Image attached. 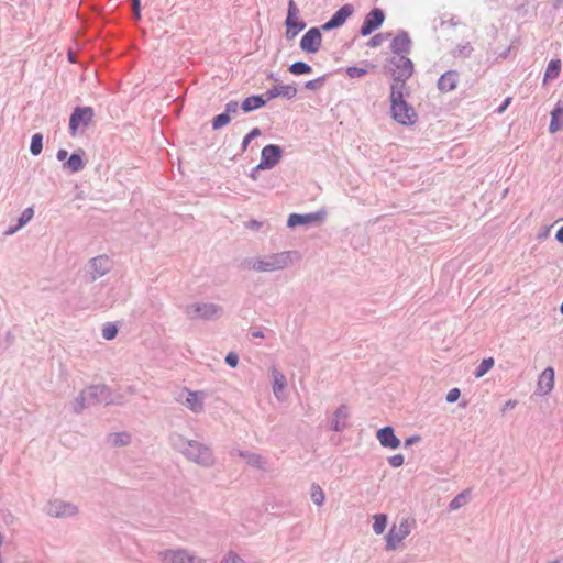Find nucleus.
Wrapping results in <instances>:
<instances>
[{"instance_id":"obj_23","label":"nucleus","mask_w":563,"mask_h":563,"mask_svg":"<svg viewBox=\"0 0 563 563\" xmlns=\"http://www.w3.org/2000/svg\"><path fill=\"white\" fill-rule=\"evenodd\" d=\"M110 260L107 256L95 257L90 262V274L93 279L101 277L110 269Z\"/></svg>"},{"instance_id":"obj_15","label":"nucleus","mask_w":563,"mask_h":563,"mask_svg":"<svg viewBox=\"0 0 563 563\" xmlns=\"http://www.w3.org/2000/svg\"><path fill=\"white\" fill-rule=\"evenodd\" d=\"M354 8L352 4H344L341 7L331 19L325 22L321 27L323 31H331L342 26L346 20L353 14Z\"/></svg>"},{"instance_id":"obj_52","label":"nucleus","mask_w":563,"mask_h":563,"mask_svg":"<svg viewBox=\"0 0 563 563\" xmlns=\"http://www.w3.org/2000/svg\"><path fill=\"white\" fill-rule=\"evenodd\" d=\"M225 363L231 367H235L239 363V354H227Z\"/></svg>"},{"instance_id":"obj_6","label":"nucleus","mask_w":563,"mask_h":563,"mask_svg":"<svg viewBox=\"0 0 563 563\" xmlns=\"http://www.w3.org/2000/svg\"><path fill=\"white\" fill-rule=\"evenodd\" d=\"M162 563H208L201 556L196 555L186 548L165 549L157 553Z\"/></svg>"},{"instance_id":"obj_13","label":"nucleus","mask_w":563,"mask_h":563,"mask_svg":"<svg viewBox=\"0 0 563 563\" xmlns=\"http://www.w3.org/2000/svg\"><path fill=\"white\" fill-rule=\"evenodd\" d=\"M92 117L93 110L89 107L75 109L69 120L71 134L75 135L78 129L87 126L92 121Z\"/></svg>"},{"instance_id":"obj_38","label":"nucleus","mask_w":563,"mask_h":563,"mask_svg":"<svg viewBox=\"0 0 563 563\" xmlns=\"http://www.w3.org/2000/svg\"><path fill=\"white\" fill-rule=\"evenodd\" d=\"M297 88L292 85H279V97L292 99L297 95Z\"/></svg>"},{"instance_id":"obj_1","label":"nucleus","mask_w":563,"mask_h":563,"mask_svg":"<svg viewBox=\"0 0 563 563\" xmlns=\"http://www.w3.org/2000/svg\"><path fill=\"white\" fill-rule=\"evenodd\" d=\"M168 441L174 451L197 465L211 467L216 464L212 449L202 442L189 440L178 432L170 433Z\"/></svg>"},{"instance_id":"obj_61","label":"nucleus","mask_w":563,"mask_h":563,"mask_svg":"<svg viewBox=\"0 0 563 563\" xmlns=\"http://www.w3.org/2000/svg\"><path fill=\"white\" fill-rule=\"evenodd\" d=\"M251 336L254 339H256V338L263 339V338H265V334L262 330H254L251 332Z\"/></svg>"},{"instance_id":"obj_35","label":"nucleus","mask_w":563,"mask_h":563,"mask_svg":"<svg viewBox=\"0 0 563 563\" xmlns=\"http://www.w3.org/2000/svg\"><path fill=\"white\" fill-rule=\"evenodd\" d=\"M494 363L495 362L493 357L484 358L474 372L475 377L479 378L484 376L493 367Z\"/></svg>"},{"instance_id":"obj_53","label":"nucleus","mask_w":563,"mask_h":563,"mask_svg":"<svg viewBox=\"0 0 563 563\" xmlns=\"http://www.w3.org/2000/svg\"><path fill=\"white\" fill-rule=\"evenodd\" d=\"M382 42H383V37H382V35H380V34H377V35L373 36V37L369 40L368 45H369L371 47H376V46H379V45L382 44Z\"/></svg>"},{"instance_id":"obj_29","label":"nucleus","mask_w":563,"mask_h":563,"mask_svg":"<svg viewBox=\"0 0 563 563\" xmlns=\"http://www.w3.org/2000/svg\"><path fill=\"white\" fill-rule=\"evenodd\" d=\"M90 407L88 405V397L85 389L75 398L73 402V410L75 413L79 415L84 411L85 408Z\"/></svg>"},{"instance_id":"obj_20","label":"nucleus","mask_w":563,"mask_h":563,"mask_svg":"<svg viewBox=\"0 0 563 563\" xmlns=\"http://www.w3.org/2000/svg\"><path fill=\"white\" fill-rule=\"evenodd\" d=\"M350 412L346 405H341L333 412L332 421H331V430L335 432H341L347 428V419Z\"/></svg>"},{"instance_id":"obj_17","label":"nucleus","mask_w":563,"mask_h":563,"mask_svg":"<svg viewBox=\"0 0 563 563\" xmlns=\"http://www.w3.org/2000/svg\"><path fill=\"white\" fill-rule=\"evenodd\" d=\"M271 372H272V380H273L272 382L273 394L278 401H285L287 399L286 377L283 373H280L278 369H276V367H272Z\"/></svg>"},{"instance_id":"obj_45","label":"nucleus","mask_w":563,"mask_h":563,"mask_svg":"<svg viewBox=\"0 0 563 563\" xmlns=\"http://www.w3.org/2000/svg\"><path fill=\"white\" fill-rule=\"evenodd\" d=\"M323 82H324V77H319V78L307 81L305 87L309 90H317L323 85Z\"/></svg>"},{"instance_id":"obj_41","label":"nucleus","mask_w":563,"mask_h":563,"mask_svg":"<svg viewBox=\"0 0 563 563\" xmlns=\"http://www.w3.org/2000/svg\"><path fill=\"white\" fill-rule=\"evenodd\" d=\"M465 493L462 492L459 495H456L449 504L450 510H457L465 504Z\"/></svg>"},{"instance_id":"obj_48","label":"nucleus","mask_w":563,"mask_h":563,"mask_svg":"<svg viewBox=\"0 0 563 563\" xmlns=\"http://www.w3.org/2000/svg\"><path fill=\"white\" fill-rule=\"evenodd\" d=\"M461 396V391L459 388H452L449 390V393L446 394L445 396V400L449 402V404H452V402H455Z\"/></svg>"},{"instance_id":"obj_49","label":"nucleus","mask_w":563,"mask_h":563,"mask_svg":"<svg viewBox=\"0 0 563 563\" xmlns=\"http://www.w3.org/2000/svg\"><path fill=\"white\" fill-rule=\"evenodd\" d=\"M242 559L234 552H229L220 563H242Z\"/></svg>"},{"instance_id":"obj_42","label":"nucleus","mask_w":563,"mask_h":563,"mask_svg":"<svg viewBox=\"0 0 563 563\" xmlns=\"http://www.w3.org/2000/svg\"><path fill=\"white\" fill-rule=\"evenodd\" d=\"M472 51H473V47L471 46V44L465 43V44L457 45V47L455 49V54H456V56L467 57L471 55Z\"/></svg>"},{"instance_id":"obj_10","label":"nucleus","mask_w":563,"mask_h":563,"mask_svg":"<svg viewBox=\"0 0 563 563\" xmlns=\"http://www.w3.org/2000/svg\"><path fill=\"white\" fill-rule=\"evenodd\" d=\"M393 119L402 125H412L417 121V113L415 109L407 102L396 103L390 106Z\"/></svg>"},{"instance_id":"obj_2","label":"nucleus","mask_w":563,"mask_h":563,"mask_svg":"<svg viewBox=\"0 0 563 563\" xmlns=\"http://www.w3.org/2000/svg\"><path fill=\"white\" fill-rule=\"evenodd\" d=\"M295 253L280 252L268 254L263 257L256 258L252 263V268L257 272L272 273L275 271L284 269L294 263Z\"/></svg>"},{"instance_id":"obj_34","label":"nucleus","mask_w":563,"mask_h":563,"mask_svg":"<svg viewBox=\"0 0 563 563\" xmlns=\"http://www.w3.org/2000/svg\"><path fill=\"white\" fill-rule=\"evenodd\" d=\"M289 71L294 75H305L310 74L312 68L305 62H296L289 66Z\"/></svg>"},{"instance_id":"obj_36","label":"nucleus","mask_w":563,"mask_h":563,"mask_svg":"<svg viewBox=\"0 0 563 563\" xmlns=\"http://www.w3.org/2000/svg\"><path fill=\"white\" fill-rule=\"evenodd\" d=\"M43 150V136L36 133L31 139L30 151L33 155H38Z\"/></svg>"},{"instance_id":"obj_59","label":"nucleus","mask_w":563,"mask_h":563,"mask_svg":"<svg viewBox=\"0 0 563 563\" xmlns=\"http://www.w3.org/2000/svg\"><path fill=\"white\" fill-rule=\"evenodd\" d=\"M133 2V11H134V14L136 16V19H140L141 18V13H140V0H132Z\"/></svg>"},{"instance_id":"obj_4","label":"nucleus","mask_w":563,"mask_h":563,"mask_svg":"<svg viewBox=\"0 0 563 563\" xmlns=\"http://www.w3.org/2000/svg\"><path fill=\"white\" fill-rule=\"evenodd\" d=\"M88 397V405L95 406L99 404L123 405L124 397L122 395H113L107 385H91L85 389Z\"/></svg>"},{"instance_id":"obj_60","label":"nucleus","mask_w":563,"mask_h":563,"mask_svg":"<svg viewBox=\"0 0 563 563\" xmlns=\"http://www.w3.org/2000/svg\"><path fill=\"white\" fill-rule=\"evenodd\" d=\"M258 135H261V130L258 128H254L253 130H251L249 132V143Z\"/></svg>"},{"instance_id":"obj_19","label":"nucleus","mask_w":563,"mask_h":563,"mask_svg":"<svg viewBox=\"0 0 563 563\" xmlns=\"http://www.w3.org/2000/svg\"><path fill=\"white\" fill-rule=\"evenodd\" d=\"M376 438L384 448L397 449L400 445V440L395 435L393 427L389 426L377 430Z\"/></svg>"},{"instance_id":"obj_58","label":"nucleus","mask_w":563,"mask_h":563,"mask_svg":"<svg viewBox=\"0 0 563 563\" xmlns=\"http://www.w3.org/2000/svg\"><path fill=\"white\" fill-rule=\"evenodd\" d=\"M229 454H230L231 456H236V455H238V456H240V457H244V456H246V455H245V453H244L242 450H239V449H236V448H232V449L229 451Z\"/></svg>"},{"instance_id":"obj_54","label":"nucleus","mask_w":563,"mask_h":563,"mask_svg":"<svg viewBox=\"0 0 563 563\" xmlns=\"http://www.w3.org/2000/svg\"><path fill=\"white\" fill-rule=\"evenodd\" d=\"M511 102V98L508 97L504 100V102L497 108V113H503L507 108L508 106L510 104Z\"/></svg>"},{"instance_id":"obj_8","label":"nucleus","mask_w":563,"mask_h":563,"mask_svg":"<svg viewBox=\"0 0 563 563\" xmlns=\"http://www.w3.org/2000/svg\"><path fill=\"white\" fill-rule=\"evenodd\" d=\"M283 156V150L279 145L269 144L263 147L261 152V162L253 169L251 177L255 178V172L260 169H272L275 167Z\"/></svg>"},{"instance_id":"obj_63","label":"nucleus","mask_w":563,"mask_h":563,"mask_svg":"<svg viewBox=\"0 0 563 563\" xmlns=\"http://www.w3.org/2000/svg\"><path fill=\"white\" fill-rule=\"evenodd\" d=\"M555 238L559 242L563 243V227H561L555 234Z\"/></svg>"},{"instance_id":"obj_25","label":"nucleus","mask_w":563,"mask_h":563,"mask_svg":"<svg viewBox=\"0 0 563 563\" xmlns=\"http://www.w3.org/2000/svg\"><path fill=\"white\" fill-rule=\"evenodd\" d=\"M561 70V60L560 59H551L547 66L543 82L547 84L550 80H553L559 77Z\"/></svg>"},{"instance_id":"obj_24","label":"nucleus","mask_w":563,"mask_h":563,"mask_svg":"<svg viewBox=\"0 0 563 563\" xmlns=\"http://www.w3.org/2000/svg\"><path fill=\"white\" fill-rule=\"evenodd\" d=\"M563 128V100H559L551 111V121L549 125V131L551 133H556Z\"/></svg>"},{"instance_id":"obj_32","label":"nucleus","mask_w":563,"mask_h":563,"mask_svg":"<svg viewBox=\"0 0 563 563\" xmlns=\"http://www.w3.org/2000/svg\"><path fill=\"white\" fill-rule=\"evenodd\" d=\"M310 495H311V500L317 506H322L324 504L325 495H324L322 488L320 487V485L312 484L311 485V494Z\"/></svg>"},{"instance_id":"obj_57","label":"nucleus","mask_w":563,"mask_h":563,"mask_svg":"<svg viewBox=\"0 0 563 563\" xmlns=\"http://www.w3.org/2000/svg\"><path fill=\"white\" fill-rule=\"evenodd\" d=\"M419 441H420V437L419 435H412V437H410V438L405 440V446L407 448V446H409V445H411L413 443H417Z\"/></svg>"},{"instance_id":"obj_62","label":"nucleus","mask_w":563,"mask_h":563,"mask_svg":"<svg viewBox=\"0 0 563 563\" xmlns=\"http://www.w3.org/2000/svg\"><path fill=\"white\" fill-rule=\"evenodd\" d=\"M66 157H67V151L66 150H59L57 152V159L58 161H64V159H66Z\"/></svg>"},{"instance_id":"obj_44","label":"nucleus","mask_w":563,"mask_h":563,"mask_svg":"<svg viewBox=\"0 0 563 563\" xmlns=\"http://www.w3.org/2000/svg\"><path fill=\"white\" fill-rule=\"evenodd\" d=\"M394 102H396V103L406 102L405 93L401 91H397V90L395 91V88H390V106H393Z\"/></svg>"},{"instance_id":"obj_43","label":"nucleus","mask_w":563,"mask_h":563,"mask_svg":"<svg viewBox=\"0 0 563 563\" xmlns=\"http://www.w3.org/2000/svg\"><path fill=\"white\" fill-rule=\"evenodd\" d=\"M118 333V329L114 324H107L102 330V336L106 340H112Z\"/></svg>"},{"instance_id":"obj_16","label":"nucleus","mask_w":563,"mask_h":563,"mask_svg":"<svg viewBox=\"0 0 563 563\" xmlns=\"http://www.w3.org/2000/svg\"><path fill=\"white\" fill-rule=\"evenodd\" d=\"M324 219V212L318 211V212H311L306 214H299V213H291L288 217L287 225L289 228H296L298 225H307L311 224L313 222H321Z\"/></svg>"},{"instance_id":"obj_47","label":"nucleus","mask_w":563,"mask_h":563,"mask_svg":"<svg viewBox=\"0 0 563 563\" xmlns=\"http://www.w3.org/2000/svg\"><path fill=\"white\" fill-rule=\"evenodd\" d=\"M265 464V461L256 454H249V465H254L260 468H263Z\"/></svg>"},{"instance_id":"obj_40","label":"nucleus","mask_w":563,"mask_h":563,"mask_svg":"<svg viewBox=\"0 0 563 563\" xmlns=\"http://www.w3.org/2000/svg\"><path fill=\"white\" fill-rule=\"evenodd\" d=\"M230 121L231 117L228 113L223 112L213 119L212 126L213 129H220L228 124Z\"/></svg>"},{"instance_id":"obj_31","label":"nucleus","mask_w":563,"mask_h":563,"mask_svg":"<svg viewBox=\"0 0 563 563\" xmlns=\"http://www.w3.org/2000/svg\"><path fill=\"white\" fill-rule=\"evenodd\" d=\"M66 166L71 173L79 172L84 168L82 158L78 154H71L66 162Z\"/></svg>"},{"instance_id":"obj_46","label":"nucleus","mask_w":563,"mask_h":563,"mask_svg":"<svg viewBox=\"0 0 563 563\" xmlns=\"http://www.w3.org/2000/svg\"><path fill=\"white\" fill-rule=\"evenodd\" d=\"M405 457L402 454H395L388 457V463L393 467H400L404 464Z\"/></svg>"},{"instance_id":"obj_56","label":"nucleus","mask_w":563,"mask_h":563,"mask_svg":"<svg viewBox=\"0 0 563 563\" xmlns=\"http://www.w3.org/2000/svg\"><path fill=\"white\" fill-rule=\"evenodd\" d=\"M517 406V401L516 400H507L504 406H503V412L507 411V410H510V409H514L515 407Z\"/></svg>"},{"instance_id":"obj_5","label":"nucleus","mask_w":563,"mask_h":563,"mask_svg":"<svg viewBox=\"0 0 563 563\" xmlns=\"http://www.w3.org/2000/svg\"><path fill=\"white\" fill-rule=\"evenodd\" d=\"M207 393L205 390H190L187 387H183L177 395L175 400L178 404L184 405L188 410L198 415L205 410V401Z\"/></svg>"},{"instance_id":"obj_22","label":"nucleus","mask_w":563,"mask_h":563,"mask_svg":"<svg viewBox=\"0 0 563 563\" xmlns=\"http://www.w3.org/2000/svg\"><path fill=\"white\" fill-rule=\"evenodd\" d=\"M459 74L455 70H448L438 80V88L441 92L453 91L457 87Z\"/></svg>"},{"instance_id":"obj_51","label":"nucleus","mask_w":563,"mask_h":563,"mask_svg":"<svg viewBox=\"0 0 563 563\" xmlns=\"http://www.w3.org/2000/svg\"><path fill=\"white\" fill-rule=\"evenodd\" d=\"M406 81L407 80L393 79V84H391L390 88H395V91L397 90V91L404 92L406 89Z\"/></svg>"},{"instance_id":"obj_21","label":"nucleus","mask_w":563,"mask_h":563,"mask_svg":"<svg viewBox=\"0 0 563 563\" xmlns=\"http://www.w3.org/2000/svg\"><path fill=\"white\" fill-rule=\"evenodd\" d=\"M554 386V369L552 367H547L538 379L537 391L540 395L549 394Z\"/></svg>"},{"instance_id":"obj_64","label":"nucleus","mask_w":563,"mask_h":563,"mask_svg":"<svg viewBox=\"0 0 563 563\" xmlns=\"http://www.w3.org/2000/svg\"><path fill=\"white\" fill-rule=\"evenodd\" d=\"M562 3H563V0H552V4L556 9L560 8Z\"/></svg>"},{"instance_id":"obj_55","label":"nucleus","mask_w":563,"mask_h":563,"mask_svg":"<svg viewBox=\"0 0 563 563\" xmlns=\"http://www.w3.org/2000/svg\"><path fill=\"white\" fill-rule=\"evenodd\" d=\"M264 227V222H258V221H255V220H251L249 221V229L251 230H260L261 228Z\"/></svg>"},{"instance_id":"obj_9","label":"nucleus","mask_w":563,"mask_h":563,"mask_svg":"<svg viewBox=\"0 0 563 563\" xmlns=\"http://www.w3.org/2000/svg\"><path fill=\"white\" fill-rule=\"evenodd\" d=\"M46 514L53 518L75 517L78 514V507L69 501L52 499L47 504Z\"/></svg>"},{"instance_id":"obj_28","label":"nucleus","mask_w":563,"mask_h":563,"mask_svg":"<svg viewBox=\"0 0 563 563\" xmlns=\"http://www.w3.org/2000/svg\"><path fill=\"white\" fill-rule=\"evenodd\" d=\"M218 312V307L212 303H202L195 307V313L201 318H211Z\"/></svg>"},{"instance_id":"obj_33","label":"nucleus","mask_w":563,"mask_h":563,"mask_svg":"<svg viewBox=\"0 0 563 563\" xmlns=\"http://www.w3.org/2000/svg\"><path fill=\"white\" fill-rule=\"evenodd\" d=\"M34 216V211L32 208H26L21 217L19 218V223L18 225L14 228V229H11L8 231V234H12L14 233L15 231H18L19 229H21L22 227H24Z\"/></svg>"},{"instance_id":"obj_18","label":"nucleus","mask_w":563,"mask_h":563,"mask_svg":"<svg viewBox=\"0 0 563 563\" xmlns=\"http://www.w3.org/2000/svg\"><path fill=\"white\" fill-rule=\"evenodd\" d=\"M390 48L395 56H407L411 48V40L407 32L398 33L391 44Z\"/></svg>"},{"instance_id":"obj_3","label":"nucleus","mask_w":563,"mask_h":563,"mask_svg":"<svg viewBox=\"0 0 563 563\" xmlns=\"http://www.w3.org/2000/svg\"><path fill=\"white\" fill-rule=\"evenodd\" d=\"M416 520L412 518H402L398 525H393L386 534V551H394L400 547L402 541L411 533Z\"/></svg>"},{"instance_id":"obj_12","label":"nucleus","mask_w":563,"mask_h":563,"mask_svg":"<svg viewBox=\"0 0 563 563\" xmlns=\"http://www.w3.org/2000/svg\"><path fill=\"white\" fill-rule=\"evenodd\" d=\"M322 35L318 27L308 30L300 40V48L309 54L317 53L321 47Z\"/></svg>"},{"instance_id":"obj_14","label":"nucleus","mask_w":563,"mask_h":563,"mask_svg":"<svg viewBox=\"0 0 563 563\" xmlns=\"http://www.w3.org/2000/svg\"><path fill=\"white\" fill-rule=\"evenodd\" d=\"M385 19V14L382 9L375 8L369 13L366 14L363 24L361 26L360 33L362 36H367L373 33L376 29H378Z\"/></svg>"},{"instance_id":"obj_7","label":"nucleus","mask_w":563,"mask_h":563,"mask_svg":"<svg viewBox=\"0 0 563 563\" xmlns=\"http://www.w3.org/2000/svg\"><path fill=\"white\" fill-rule=\"evenodd\" d=\"M386 67L393 79L408 80L413 74V63L408 56H393Z\"/></svg>"},{"instance_id":"obj_27","label":"nucleus","mask_w":563,"mask_h":563,"mask_svg":"<svg viewBox=\"0 0 563 563\" xmlns=\"http://www.w3.org/2000/svg\"><path fill=\"white\" fill-rule=\"evenodd\" d=\"M374 65L368 63H364L363 66H350L346 68L345 73L350 78H361L368 73L369 68H374Z\"/></svg>"},{"instance_id":"obj_26","label":"nucleus","mask_w":563,"mask_h":563,"mask_svg":"<svg viewBox=\"0 0 563 563\" xmlns=\"http://www.w3.org/2000/svg\"><path fill=\"white\" fill-rule=\"evenodd\" d=\"M109 442L113 446H125L131 443V434L129 432H113L108 435Z\"/></svg>"},{"instance_id":"obj_11","label":"nucleus","mask_w":563,"mask_h":563,"mask_svg":"<svg viewBox=\"0 0 563 563\" xmlns=\"http://www.w3.org/2000/svg\"><path fill=\"white\" fill-rule=\"evenodd\" d=\"M299 9L297 8L294 0L288 2V13L286 18V37L294 38L301 30L305 29L306 24L299 20Z\"/></svg>"},{"instance_id":"obj_50","label":"nucleus","mask_w":563,"mask_h":563,"mask_svg":"<svg viewBox=\"0 0 563 563\" xmlns=\"http://www.w3.org/2000/svg\"><path fill=\"white\" fill-rule=\"evenodd\" d=\"M265 100L269 101L276 97H279V86H275L272 89L267 90L265 93Z\"/></svg>"},{"instance_id":"obj_37","label":"nucleus","mask_w":563,"mask_h":563,"mask_svg":"<svg viewBox=\"0 0 563 563\" xmlns=\"http://www.w3.org/2000/svg\"><path fill=\"white\" fill-rule=\"evenodd\" d=\"M239 110H243L244 112L246 111V100L242 101L241 104L238 102L228 103L224 112L228 113L232 120L239 113Z\"/></svg>"},{"instance_id":"obj_39","label":"nucleus","mask_w":563,"mask_h":563,"mask_svg":"<svg viewBox=\"0 0 563 563\" xmlns=\"http://www.w3.org/2000/svg\"><path fill=\"white\" fill-rule=\"evenodd\" d=\"M266 102L264 95L249 97V112L263 107Z\"/></svg>"},{"instance_id":"obj_30","label":"nucleus","mask_w":563,"mask_h":563,"mask_svg":"<svg viewBox=\"0 0 563 563\" xmlns=\"http://www.w3.org/2000/svg\"><path fill=\"white\" fill-rule=\"evenodd\" d=\"M387 526V516L385 514H377L374 516L373 531L376 534H382Z\"/></svg>"}]
</instances>
